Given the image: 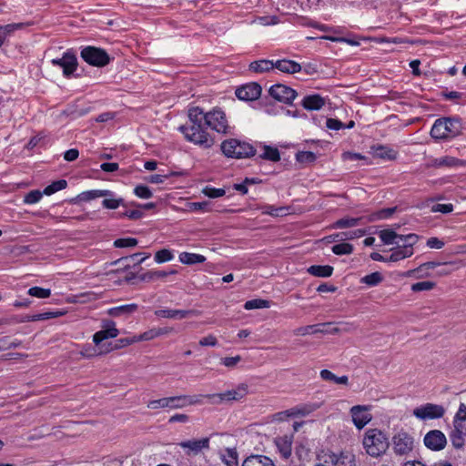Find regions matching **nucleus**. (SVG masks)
<instances>
[{
  "mask_svg": "<svg viewBox=\"0 0 466 466\" xmlns=\"http://www.w3.org/2000/svg\"><path fill=\"white\" fill-rule=\"evenodd\" d=\"M362 445L368 455L378 458L387 451L390 442L386 434L380 430L369 429L364 433Z\"/></svg>",
  "mask_w": 466,
  "mask_h": 466,
  "instance_id": "f257e3e1",
  "label": "nucleus"
},
{
  "mask_svg": "<svg viewBox=\"0 0 466 466\" xmlns=\"http://www.w3.org/2000/svg\"><path fill=\"white\" fill-rule=\"evenodd\" d=\"M461 129V124L458 118H438L431 129V136L436 140L451 139L458 137Z\"/></svg>",
  "mask_w": 466,
  "mask_h": 466,
  "instance_id": "f03ea898",
  "label": "nucleus"
},
{
  "mask_svg": "<svg viewBox=\"0 0 466 466\" xmlns=\"http://www.w3.org/2000/svg\"><path fill=\"white\" fill-rule=\"evenodd\" d=\"M207 125H183L178 127V130L184 135L185 138L202 147L210 148L214 143V137L206 130Z\"/></svg>",
  "mask_w": 466,
  "mask_h": 466,
  "instance_id": "7ed1b4c3",
  "label": "nucleus"
},
{
  "mask_svg": "<svg viewBox=\"0 0 466 466\" xmlns=\"http://www.w3.org/2000/svg\"><path fill=\"white\" fill-rule=\"evenodd\" d=\"M201 402L199 396L178 395L172 397L161 398L158 400H149L147 408L151 410L157 409H182L189 405L198 404Z\"/></svg>",
  "mask_w": 466,
  "mask_h": 466,
  "instance_id": "20e7f679",
  "label": "nucleus"
},
{
  "mask_svg": "<svg viewBox=\"0 0 466 466\" xmlns=\"http://www.w3.org/2000/svg\"><path fill=\"white\" fill-rule=\"evenodd\" d=\"M452 423L453 429L449 434L451 442L455 449L462 448L466 437V404H460Z\"/></svg>",
  "mask_w": 466,
  "mask_h": 466,
  "instance_id": "39448f33",
  "label": "nucleus"
},
{
  "mask_svg": "<svg viewBox=\"0 0 466 466\" xmlns=\"http://www.w3.org/2000/svg\"><path fill=\"white\" fill-rule=\"evenodd\" d=\"M220 147L227 157L232 158H246L256 153V149L251 144L235 138L223 141Z\"/></svg>",
  "mask_w": 466,
  "mask_h": 466,
  "instance_id": "423d86ee",
  "label": "nucleus"
},
{
  "mask_svg": "<svg viewBox=\"0 0 466 466\" xmlns=\"http://www.w3.org/2000/svg\"><path fill=\"white\" fill-rule=\"evenodd\" d=\"M391 444L396 456H409L416 448L414 437L403 430L393 435Z\"/></svg>",
  "mask_w": 466,
  "mask_h": 466,
  "instance_id": "0eeeda50",
  "label": "nucleus"
},
{
  "mask_svg": "<svg viewBox=\"0 0 466 466\" xmlns=\"http://www.w3.org/2000/svg\"><path fill=\"white\" fill-rule=\"evenodd\" d=\"M418 240L419 236L413 233L407 234L404 238H400L401 242L391 249L389 260H390V262H397L411 257L413 255V246Z\"/></svg>",
  "mask_w": 466,
  "mask_h": 466,
  "instance_id": "6e6552de",
  "label": "nucleus"
},
{
  "mask_svg": "<svg viewBox=\"0 0 466 466\" xmlns=\"http://www.w3.org/2000/svg\"><path fill=\"white\" fill-rule=\"evenodd\" d=\"M248 393V386L246 383H240L236 388L228 390L222 393L199 395L200 398H208L213 404H220L227 401L240 400Z\"/></svg>",
  "mask_w": 466,
  "mask_h": 466,
  "instance_id": "1a4fd4ad",
  "label": "nucleus"
},
{
  "mask_svg": "<svg viewBox=\"0 0 466 466\" xmlns=\"http://www.w3.org/2000/svg\"><path fill=\"white\" fill-rule=\"evenodd\" d=\"M80 56L85 62L97 67L105 66L110 61L108 54L104 49L90 46L84 47Z\"/></svg>",
  "mask_w": 466,
  "mask_h": 466,
  "instance_id": "9d476101",
  "label": "nucleus"
},
{
  "mask_svg": "<svg viewBox=\"0 0 466 466\" xmlns=\"http://www.w3.org/2000/svg\"><path fill=\"white\" fill-rule=\"evenodd\" d=\"M412 413L417 419L427 420L441 418L445 410L441 405L426 403L414 409Z\"/></svg>",
  "mask_w": 466,
  "mask_h": 466,
  "instance_id": "9b49d317",
  "label": "nucleus"
},
{
  "mask_svg": "<svg viewBox=\"0 0 466 466\" xmlns=\"http://www.w3.org/2000/svg\"><path fill=\"white\" fill-rule=\"evenodd\" d=\"M206 125L218 133L225 134L228 129L226 115L221 109L215 108L208 112Z\"/></svg>",
  "mask_w": 466,
  "mask_h": 466,
  "instance_id": "f8f14e48",
  "label": "nucleus"
},
{
  "mask_svg": "<svg viewBox=\"0 0 466 466\" xmlns=\"http://www.w3.org/2000/svg\"><path fill=\"white\" fill-rule=\"evenodd\" d=\"M370 410V407L368 405H356L350 408L352 422L357 429H363L372 420Z\"/></svg>",
  "mask_w": 466,
  "mask_h": 466,
  "instance_id": "ddd939ff",
  "label": "nucleus"
},
{
  "mask_svg": "<svg viewBox=\"0 0 466 466\" xmlns=\"http://www.w3.org/2000/svg\"><path fill=\"white\" fill-rule=\"evenodd\" d=\"M423 443L429 450L439 451L446 447L447 438L441 431L431 430L425 434Z\"/></svg>",
  "mask_w": 466,
  "mask_h": 466,
  "instance_id": "4468645a",
  "label": "nucleus"
},
{
  "mask_svg": "<svg viewBox=\"0 0 466 466\" xmlns=\"http://www.w3.org/2000/svg\"><path fill=\"white\" fill-rule=\"evenodd\" d=\"M268 93L274 99L285 104H291L297 96V92L294 89L282 84L273 85Z\"/></svg>",
  "mask_w": 466,
  "mask_h": 466,
  "instance_id": "2eb2a0df",
  "label": "nucleus"
},
{
  "mask_svg": "<svg viewBox=\"0 0 466 466\" xmlns=\"http://www.w3.org/2000/svg\"><path fill=\"white\" fill-rule=\"evenodd\" d=\"M324 463L331 466H356V459L351 451H343L339 453L329 454Z\"/></svg>",
  "mask_w": 466,
  "mask_h": 466,
  "instance_id": "dca6fc26",
  "label": "nucleus"
},
{
  "mask_svg": "<svg viewBox=\"0 0 466 466\" xmlns=\"http://www.w3.org/2000/svg\"><path fill=\"white\" fill-rule=\"evenodd\" d=\"M53 66H59L63 69L65 76H70L77 66V59L71 52H66L60 58H54L51 60Z\"/></svg>",
  "mask_w": 466,
  "mask_h": 466,
  "instance_id": "f3484780",
  "label": "nucleus"
},
{
  "mask_svg": "<svg viewBox=\"0 0 466 466\" xmlns=\"http://www.w3.org/2000/svg\"><path fill=\"white\" fill-rule=\"evenodd\" d=\"M236 96L244 101H254L261 95V86L255 82L246 84L237 88Z\"/></svg>",
  "mask_w": 466,
  "mask_h": 466,
  "instance_id": "a211bd4d",
  "label": "nucleus"
},
{
  "mask_svg": "<svg viewBox=\"0 0 466 466\" xmlns=\"http://www.w3.org/2000/svg\"><path fill=\"white\" fill-rule=\"evenodd\" d=\"M102 327L103 329L93 335V341L96 346L105 339L116 338L119 334V330L116 328V323L113 320H104Z\"/></svg>",
  "mask_w": 466,
  "mask_h": 466,
  "instance_id": "6ab92c4d",
  "label": "nucleus"
},
{
  "mask_svg": "<svg viewBox=\"0 0 466 466\" xmlns=\"http://www.w3.org/2000/svg\"><path fill=\"white\" fill-rule=\"evenodd\" d=\"M370 150L374 157L383 160H395L398 157V151L386 145H374Z\"/></svg>",
  "mask_w": 466,
  "mask_h": 466,
  "instance_id": "aec40b11",
  "label": "nucleus"
},
{
  "mask_svg": "<svg viewBox=\"0 0 466 466\" xmlns=\"http://www.w3.org/2000/svg\"><path fill=\"white\" fill-rule=\"evenodd\" d=\"M275 442L281 456L284 459H289L292 452L293 435L286 434L284 436L278 437Z\"/></svg>",
  "mask_w": 466,
  "mask_h": 466,
  "instance_id": "412c9836",
  "label": "nucleus"
},
{
  "mask_svg": "<svg viewBox=\"0 0 466 466\" xmlns=\"http://www.w3.org/2000/svg\"><path fill=\"white\" fill-rule=\"evenodd\" d=\"M195 310L162 309L155 311V315L165 319H182L194 315Z\"/></svg>",
  "mask_w": 466,
  "mask_h": 466,
  "instance_id": "4be33fe9",
  "label": "nucleus"
},
{
  "mask_svg": "<svg viewBox=\"0 0 466 466\" xmlns=\"http://www.w3.org/2000/svg\"><path fill=\"white\" fill-rule=\"evenodd\" d=\"M330 325V323H322L318 325H309L305 327H301L296 330L297 335L305 336L307 334H314V333H326L329 332L332 334L339 332V328H333L330 330L325 329L324 328Z\"/></svg>",
  "mask_w": 466,
  "mask_h": 466,
  "instance_id": "5701e85b",
  "label": "nucleus"
},
{
  "mask_svg": "<svg viewBox=\"0 0 466 466\" xmlns=\"http://www.w3.org/2000/svg\"><path fill=\"white\" fill-rule=\"evenodd\" d=\"M274 68L286 74H295L300 72L302 69L301 66L299 63L289 59L277 60L276 62H274Z\"/></svg>",
  "mask_w": 466,
  "mask_h": 466,
  "instance_id": "b1692460",
  "label": "nucleus"
},
{
  "mask_svg": "<svg viewBox=\"0 0 466 466\" xmlns=\"http://www.w3.org/2000/svg\"><path fill=\"white\" fill-rule=\"evenodd\" d=\"M302 106L307 110H319L325 105V98L318 94L304 96Z\"/></svg>",
  "mask_w": 466,
  "mask_h": 466,
  "instance_id": "393cba45",
  "label": "nucleus"
},
{
  "mask_svg": "<svg viewBox=\"0 0 466 466\" xmlns=\"http://www.w3.org/2000/svg\"><path fill=\"white\" fill-rule=\"evenodd\" d=\"M180 447L183 449H188L190 451L194 453H198L203 449H208L209 446V438H203L200 440H189L187 441H182Z\"/></svg>",
  "mask_w": 466,
  "mask_h": 466,
  "instance_id": "a878e982",
  "label": "nucleus"
},
{
  "mask_svg": "<svg viewBox=\"0 0 466 466\" xmlns=\"http://www.w3.org/2000/svg\"><path fill=\"white\" fill-rule=\"evenodd\" d=\"M319 408L318 405H315V404H306V405H303L302 407H295V408H292L289 410H286L285 412H280V413H278L277 416H279L280 419L283 415H286V416H306L309 413H311L312 411H314L315 410H317Z\"/></svg>",
  "mask_w": 466,
  "mask_h": 466,
  "instance_id": "bb28decb",
  "label": "nucleus"
},
{
  "mask_svg": "<svg viewBox=\"0 0 466 466\" xmlns=\"http://www.w3.org/2000/svg\"><path fill=\"white\" fill-rule=\"evenodd\" d=\"M173 332V329L169 327L164 328H152L141 334H139L141 341L152 340L157 337L167 335Z\"/></svg>",
  "mask_w": 466,
  "mask_h": 466,
  "instance_id": "cd10ccee",
  "label": "nucleus"
},
{
  "mask_svg": "<svg viewBox=\"0 0 466 466\" xmlns=\"http://www.w3.org/2000/svg\"><path fill=\"white\" fill-rule=\"evenodd\" d=\"M188 123L186 125H197V124H205L207 121V113L198 107L193 106L188 109Z\"/></svg>",
  "mask_w": 466,
  "mask_h": 466,
  "instance_id": "c85d7f7f",
  "label": "nucleus"
},
{
  "mask_svg": "<svg viewBox=\"0 0 466 466\" xmlns=\"http://www.w3.org/2000/svg\"><path fill=\"white\" fill-rule=\"evenodd\" d=\"M406 235H400L396 233L393 229H383L379 233V237L380 240L385 245H399L400 243V238H404Z\"/></svg>",
  "mask_w": 466,
  "mask_h": 466,
  "instance_id": "c756f323",
  "label": "nucleus"
},
{
  "mask_svg": "<svg viewBox=\"0 0 466 466\" xmlns=\"http://www.w3.org/2000/svg\"><path fill=\"white\" fill-rule=\"evenodd\" d=\"M242 466H275L273 461L263 455H251L242 463Z\"/></svg>",
  "mask_w": 466,
  "mask_h": 466,
  "instance_id": "7c9ffc66",
  "label": "nucleus"
},
{
  "mask_svg": "<svg viewBox=\"0 0 466 466\" xmlns=\"http://www.w3.org/2000/svg\"><path fill=\"white\" fill-rule=\"evenodd\" d=\"M177 274V270H148L142 274L139 278L146 282L154 281L157 279H164L169 275Z\"/></svg>",
  "mask_w": 466,
  "mask_h": 466,
  "instance_id": "2f4dec72",
  "label": "nucleus"
},
{
  "mask_svg": "<svg viewBox=\"0 0 466 466\" xmlns=\"http://www.w3.org/2000/svg\"><path fill=\"white\" fill-rule=\"evenodd\" d=\"M249 70L254 73H265L274 69V61L261 59L251 62L248 66Z\"/></svg>",
  "mask_w": 466,
  "mask_h": 466,
  "instance_id": "473e14b6",
  "label": "nucleus"
},
{
  "mask_svg": "<svg viewBox=\"0 0 466 466\" xmlns=\"http://www.w3.org/2000/svg\"><path fill=\"white\" fill-rule=\"evenodd\" d=\"M178 259L181 263L186 265H195L206 261V258L203 255L189 252H181L178 256Z\"/></svg>",
  "mask_w": 466,
  "mask_h": 466,
  "instance_id": "72a5a7b5",
  "label": "nucleus"
},
{
  "mask_svg": "<svg viewBox=\"0 0 466 466\" xmlns=\"http://www.w3.org/2000/svg\"><path fill=\"white\" fill-rule=\"evenodd\" d=\"M137 309V304H127L107 309V314L112 317H119L121 315H129Z\"/></svg>",
  "mask_w": 466,
  "mask_h": 466,
  "instance_id": "f704fd0d",
  "label": "nucleus"
},
{
  "mask_svg": "<svg viewBox=\"0 0 466 466\" xmlns=\"http://www.w3.org/2000/svg\"><path fill=\"white\" fill-rule=\"evenodd\" d=\"M258 208L261 209L262 214L269 215L272 217H280L288 215L290 209V208L287 206L276 208L272 205H264L259 207Z\"/></svg>",
  "mask_w": 466,
  "mask_h": 466,
  "instance_id": "c9c22d12",
  "label": "nucleus"
},
{
  "mask_svg": "<svg viewBox=\"0 0 466 466\" xmlns=\"http://www.w3.org/2000/svg\"><path fill=\"white\" fill-rule=\"evenodd\" d=\"M320 378L325 381H332L336 384L348 385L349 378L346 375L338 377L329 370H322L319 372Z\"/></svg>",
  "mask_w": 466,
  "mask_h": 466,
  "instance_id": "e433bc0d",
  "label": "nucleus"
},
{
  "mask_svg": "<svg viewBox=\"0 0 466 466\" xmlns=\"http://www.w3.org/2000/svg\"><path fill=\"white\" fill-rule=\"evenodd\" d=\"M308 272L315 277L328 278L332 275L333 268L329 265H313L308 268Z\"/></svg>",
  "mask_w": 466,
  "mask_h": 466,
  "instance_id": "4c0bfd02",
  "label": "nucleus"
},
{
  "mask_svg": "<svg viewBox=\"0 0 466 466\" xmlns=\"http://www.w3.org/2000/svg\"><path fill=\"white\" fill-rule=\"evenodd\" d=\"M258 158L278 162L280 160V153L277 147L263 146V152L258 155Z\"/></svg>",
  "mask_w": 466,
  "mask_h": 466,
  "instance_id": "58836bf2",
  "label": "nucleus"
},
{
  "mask_svg": "<svg viewBox=\"0 0 466 466\" xmlns=\"http://www.w3.org/2000/svg\"><path fill=\"white\" fill-rule=\"evenodd\" d=\"M112 196H113V192L110 190L96 189V190H89V191L83 192L80 195V198L82 200L88 201V200H92V199H95L97 198L112 197Z\"/></svg>",
  "mask_w": 466,
  "mask_h": 466,
  "instance_id": "ea45409f",
  "label": "nucleus"
},
{
  "mask_svg": "<svg viewBox=\"0 0 466 466\" xmlns=\"http://www.w3.org/2000/svg\"><path fill=\"white\" fill-rule=\"evenodd\" d=\"M67 186V182L65 179H60L53 182L52 184L48 185L45 187L43 190L44 195L51 196L55 194L56 192L65 189Z\"/></svg>",
  "mask_w": 466,
  "mask_h": 466,
  "instance_id": "a19ab883",
  "label": "nucleus"
},
{
  "mask_svg": "<svg viewBox=\"0 0 466 466\" xmlns=\"http://www.w3.org/2000/svg\"><path fill=\"white\" fill-rule=\"evenodd\" d=\"M270 302L267 299H255L245 302L244 309L247 310L269 308Z\"/></svg>",
  "mask_w": 466,
  "mask_h": 466,
  "instance_id": "79ce46f5",
  "label": "nucleus"
},
{
  "mask_svg": "<svg viewBox=\"0 0 466 466\" xmlns=\"http://www.w3.org/2000/svg\"><path fill=\"white\" fill-rule=\"evenodd\" d=\"M360 218H343L337 220L333 224V228H353L359 225Z\"/></svg>",
  "mask_w": 466,
  "mask_h": 466,
  "instance_id": "37998d69",
  "label": "nucleus"
},
{
  "mask_svg": "<svg viewBox=\"0 0 466 466\" xmlns=\"http://www.w3.org/2000/svg\"><path fill=\"white\" fill-rule=\"evenodd\" d=\"M223 462L227 466H238V452L235 449H227L226 453L222 457Z\"/></svg>",
  "mask_w": 466,
  "mask_h": 466,
  "instance_id": "c03bdc74",
  "label": "nucleus"
},
{
  "mask_svg": "<svg viewBox=\"0 0 466 466\" xmlns=\"http://www.w3.org/2000/svg\"><path fill=\"white\" fill-rule=\"evenodd\" d=\"M383 278L380 272H373L371 274L364 276L360 282L364 283L370 287H374L379 285L382 281Z\"/></svg>",
  "mask_w": 466,
  "mask_h": 466,
  "instance_id": "a18cd8bd",
  "label": "nucleus"
},
{
  "mask_svg": "<svg viewBox=\"0 0 466 466\" xmlns=\"http://www.w3.org/2000/svg\"><path fill=\"white\" fill-rule=\"evenodd\" d=\"M395 210H396V208H382V209L373 213L370 216V220L375 221V220H381V219L389 218L392 216V214L395 212Z\"/></svg>",
  "mask_w": 466,
  "mask_h": 466,
  "instance_id": "49530a36",
  "label": "nucleus"
},
{
  "mask_svg": "<svg viewBox=\"0 0 466 466\" xmlns=\"http://www.w3.org/2000/svg\"><path fill=\"white\" fill-rule=\"evenodd\" d=\"M296 160L302 164L313 163L316 160V155L310 151H299L296 154Z\"/></svg>",
  "mask_w": 466,
  "mask_h": 466,
  "instance_id": "de8ad7c7",
  "label": "nucleus"
},
{
  "mask_svg": "<svg viewBox=\"0 0 466 466\" xmlns=\"http://www.w3.org/2000/svg\"><path fill=\"white\" fill-rule=\"evenodd\" d=\"M138 241L135 238H117L114 241V247L118 248H133L137 245Z\"/></svg>",
  "mask_w": 466,
  "mask_h": 466,
  "instance_id": "09e8293b",
  "label": "nucleus"
},
{
  "mask_svg": "<svg viewBox=\"0 0 466 466\" xmlns=\"http://www.w3.org/2000/svg\"><path fill=\"white\" fill-rule=\"evenodd\" d=\"M332 252L336 255H349L353 251V246L349 243H339L332 247Z\"/></svg>",
  "mask_w": 466,
  "mask_h": 466,
  "instance_id": "8fccbe9b",
  "label": "nucleus"
},
{
  "mask_svg": "<svg viewBox=\"0 0 466 466\" xmlns=\"http://www.w3.org/2000/svg\"><path fill=\"white\" fill-rule=\"evenodd\" d=\"M27 293L32 297L38 299H46L51 296V290L49 289H43L40 287H32L28 289Z\"/></svg>",
  "mask_w": 466,
  "mask_h": 466,
  "instance_id": "3c124183",
  "label": "nucleus"
},
{
  "mask_svg": "<svg viewBox=\"0 0 466 466\" xmlns=\"http://www.w3.org/2000/svg\"><path fill=\"white\" fill-rule=\"evenodd\" d=\"M44 193L40 190H31L28 192L24 198V203L27 205H33L39 202L43 197Z\"/></svg>",
  "mask_w": 466,
  "mask_h": 466,
  "instance_id": "603ef678",
  "label": "nucleus"
},
{
  "mask_svg": "<svg viewBox=\"0 0 466 466\" xmlns=\"http://www.w3.org/2000/svg\"><path fill=\"white\" fill-rule=\"evenodd\" d=\"M173 258L174 255L169 249L167 248L160 249L155 254V260L157 263L167 262Z\"/></svg>",
  "mask_w": 466,
  "mask_h": 466,
  "instance_id": "864d4df0",
  "label": "nucleus"
},
{
  "mask_svg": "<svg viewBox=\"0 0 466 466\" xmlns=\"http://www.w3.org/2000/svg\"><path fill=\"white\" fill-rule=\"evenodd\" d=\"M279 22V17L276 15L258 16L253 21V23H257L264 26L278 25Z\"/></svg>",
  "mask_w": 466,
  "mask_h": 466,
  "instance_id": "5fc2aeb1",
  "label": "nucleus"
},
{
  "mask_svg": "<svg viewBox=\"0 0 466 466\" xmlns=\"http://www.w3.org/2000/svg\"><path fill=\"white\" fill-rule=\"evenodd\" d=\"M365 230L363 229H356V230H353V231H350V232H341V233H339L336 235V237L338 238H339L340 240H343V239H354V238H361L365 235Z\"/></svg>",
  "mask_w": 466,
  "mask_h": 466,
  "instance_id": "6e6d98bb",
  "label": "nucleus"
},
{
  "mask_svg": "<svg viewBox=\"0 0 466 466\" xmlns=\"http://www.w3.org/2000/svg\"><path fill=\"white\" fill-rule=\"evenodd\" d=\"M137 257H140V259H137V263L141 264L142 262H144L147 258H148L150 257V254H148V253H135L131 256L124 257V258L117 259L116 261H115V264L116 265V264L127 261V260L135 261L137 258Z\"/></svg>",
  "mask_w": 466,
  "mask_h": 466,
  "instance_id": "4d7b16f0",
  "label": "nucleus"
},
{
  "mask_svg": "<svg viewBox=\"0 0 466 466\" xmlns=\"http://www.w3.org/2000/svg\"><path fill=\"white\" fill-rule=\"evenodd\" d=\"M134 194L142 199H148L152 197V191L147 186L138 185L134 188Z\"/></svg>",
  "mask_w": 466,
  "mask_h": 466,
  "instance_id": "13d9d810",
  "label": "nucleus"
},
{
  "mask_svg": "<svg viewBox=\"0 0 466 466\" xmlns=\"http://www.w3.org/2000/svg\"><path fill=\"white\" fill-rule=\"evenodd\" d=\"M461 161L453 157H444L436 160L438 167H456L460 165Z\"/></svg>",
  "mask_w": 466,
  "mask_h": 466,
  "instance_id": "bf43d9fd",
  "label": "nucleus"
},
{
  "mask_svg": "<svg viewBox=\"0 0 466 466\" xmlns=\"http://www.w3.org/2000/svg\"><path fill=\"white\" fill-rule=\"evenodd\" d=\"M203 194L210 198H220L225 195L226 191L223 188H215L211 187H206L202 190Z\"/></svg>",
  "mask_w": 466,
  "mask_h": 466,
  "instance_id": "052dcab7",
  "label": "nucleus"
},
{
  "mask_svg": "<svg viewBox=\"0 0 466 466\" xmlns=\"http://www.w3.org/2000/svg\"><path fill=\"white\" fill-rule=\"evenodd\" d=\"M435 287L432 281H420L411 285V290L414 292L431 290Z\"/></svg>",
  "mask_w": 466,
  "mask_h": 466,
  "instance_id": "680f3d73",
  "label": "nucleus"
},
{
  "mask_svg": "<svg viewBox=\"0 0 466 466\" xmlns=\"http://www.w3.org/2000/svg\"><path fill=\"white\" fill-rule=\"evenodd\" d=\"M453 211L452 204H435L431 207V212L448 214Z\"/></svg>",
  "mask_w": 466,
  "mask_h": 466,
  "instance_id": "e2e57ef3",
  "label": "nucleus"
},
{
  "mask_svg": "<svg viewBox=\"0 0 466 466\" xmlns=\"http://www.w3.org/2000/svg\"><path fill=\"white\" fill-rule=\"evenodd\" d=\"M342 157L344 160H350V161L365 160L367 165L370 164V162L368 161L366 157H364L359 153L345 152V153H343Z\"/></svg>",
  "mask_w": 466,
  "mask_h": 466,
  "instance_id": "0e129e2a",
  "label": "nucleus"
},
{
  "mask_svg": "<svg viewBox=\"0 0 466 466\" xmlns=\"http://www.w3.org/2000/svg\"><path fill=\"white\" fill-rule=\"evenodd\" d=\"M122 202V198L116 199V198H105L102 201V205L104 208L108 209H116L117 208Z\"/></svg>",
  "mask_w": 466,
  "mask_h": 466,
  "instance_id": "69168bd1",
  "label": "nucleus"
},
{
  "mask_svg": "<svg viewBox=\"0 0 466 466\" xmlns=\"http://www.w3.org/2000/svg\"><path fill=\"white\" fill-rule=\"evenodd\" d=\"M326 127L329 129H332V130H339L341 128H345L344 124L341 121H339V119H335V118H328L326 120Z\"/></svg>",
  "mask_w": 466,
  "mask_h": 466,
  "instance_id": "338daca9",
  "label": "nucleus"
},
{
  "mask_svg": "<svg viewBox=\"0 0 466 466\" xmlns=\"http://www.w3.org/2000/svg\"><path fill=\"white\" fill-rule=\"evenodd\" d=\"M241 360L240 356L226 357L221 360V363L228 368H234Z\"/></svg>",
  "mask_w": 466,
  "mask_h": 466,
  "instance_id": "774afa93",
  "label": "nucleus"
}]
</instances>
